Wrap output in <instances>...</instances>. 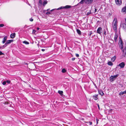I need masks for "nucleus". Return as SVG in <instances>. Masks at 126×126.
Instances as JSON below:
<instances>
[{
	"mask_svg": "<svg viewBox=\"0 0 126 126\" xmlns=\"http://www.w3.org/2000/svg\"><path fill=\"white\" fill-rule=\"evenodd\" d=\"M6 81V83L7 82V83L8 84L10 83L11 82V81L10 80H7Z\"/></svg>",
	"mask_w": 126,
	"mask_h": 126,
	"instance_id": "c85d7f7f",
	"label": "nucleus"
},
{
	"mask_svg": "<svg viewBox=\"0 0 126 126\" xmlns=\"http://www.w3.org/2000/svg\"><path fill=\"white\" fill-rule=\"evenodd\" d=\"M122 11L125 13H126V6L123 8L122 10Z\"/></svg>",
	"mask_w": 126,
	"mask_h": 126,
	"instance_id": "4468645a",
	"label": "nucleus"
},
{
	"mask_svg": "<svg viewBox=\"0 0 126 126\" xmlns=\"http://www.w3.org/2000/svg\"><path fill=\"white\" fill-rule=\"evenodd\" d=\"M96 105H97V106H98V108L99 109V110H100V107H99V105L98 104H97Z\"/></svg>",
	"mask_w": 126,
	"mask_h": 126,
	"instance_id": "ea45409f",
	"label": "nucleus"
},
{
	"mask_svg": "<svg viewBox=\"0 0 126 126\" xmlns=\"http://www.w3.org/2000/svg\"><path fill=\"white\" fill-rule=\"evenodd\" d=\"M23 43L26 45H28L29 44V43L26 41H24L23 42Z\"/></svg>",
	"mask_w": 126,
	"mask_h": 126,
	"instance_id": "4be33fe9",
	"label": "nucleus"
},
{
	"mask_svg": "<svg viewBox=\"0 0 126 126\" xmlns=\"http://www.w3.org/2000/svg\"><path fill=\"white\" fill-rule=\"evenodd\" d=\"M58 93L61 95L63 93V91H59L58 92Z\"/></svg>",
	"mask_w": 126,
	"mask_h": 126,
	"instance_id": "393cba45",
	"label": "nucleus"
},
{
	"mask_svg": "<svg viewBox=\"0 0 126 126\" xmlns=\"http://www.w3.org/2000/svg\"><path fill=\"white\" fill-rule=\"evenodd\" d=\"M2 48V47H0V49H1Z\"/></svg>",
	"mask_w": 126,
	"mask_h": 126,
	"instance_id": "8fccbe9b",
	"label": "nucleus"
},
{
	"mask_svg": "<svg viewBox=\"0 0 126 126\" xmlns=\"http://www.w3.org/2000/svg\"><path fill=\"white\" fill-rule=\"evenodd\" d=\"M121 87H123V85H122L121 86Z\"/></svg>",
	"mask_w": 126,
	"mask_h": 126,
	"instance_id": "5fc2aeb1",
	"label": "nucleus"
},
{
	"mask_svg": "<svg viewBox=\"0 0 126 126\" xmlns=\"http://www.w3.org/2000/svg\"><path fill=\"white\" fill-rule=\"evenodd\" d=\"M4 25L3 24H0V27H2L4 26Z\"/></svg>",
	"mask_w": 126,
	"mask_h": 126,
	"instance_id": "7c9ffc66",
	"label": "nucleus"
},
{
	"mask_svg": "<svg viewBox=\"0 0 126 126\" xmlns=\"http://www.w3.org/2000/svg\"><path fill=\"white\" fill-rule=\"evenodd\" d=\"M118 23L117 19L116 18H114L112 22V25H117Z\"/></svg>",
	"mask_w": 126,
	"mask_h": 126,
	"instance_id": "423d86ee",
	"label": "nucleus"
},
{
	"mask_svg": "<svg viewBox=\"0 0 126 126\" xmlns=\"http://www.w3.org/2000/svg\"><path fill=\"white\" fill-rule=\"evenodd\" d=\"M112 27L113 29L115 31H116L117 30V25H112Z\"/></svg>",
	"mask_w": 126,
	"mask_h": 126,
	"instance_id": "dca6fc26",
	"label": "nucleus"
},
{
	"mask_svg": "<svg viewBox=\"0 0 126 126\" xmlns=\"http://www.w3.org/2000/svg\"><path fill=\"white\" fill-rule=\"evenodd\" d=\"M30 20L31 21H33V19L32 18L30 19Z\"/></svg>",
	"mask_w": 126,
	"mask_h": 126,
	"instance_id": "79ce46f5",
	"label": "nucleus"
},
{
	"mask_svg": "<svg viewBox=\"0 0 126 126\" xmlns=\"http://www.w3.org/2000/svg\"><path fill=\"white\" fill-rule=\"evenodd\" d=\"M89 125H91L92 124V122H89Z\"/></svg>",
	"mask_w": 126,
	"mask_h": 126,
	"instance_id": "a19ab883",
	"label": "nucleus"
},
{
	"mask_svg": "<svg viewBox=\"0 0 126 126\" xmlns=\"http://www.w3.org/2000/svg\"><path fill=\"white\" fill-rule=\"evenodd\" d=\"M49 10V9H48L47 10V11H48Z\"/></svg>",
	"mask_w": 126,
	"mask_h": 126,
	"instance_id": "09e8293b",
	"label": "nucleus"
},
{
	"mask_svg": "<svg viewBox=\"0 0 126 126\" xmlns=\"http://www.w3.org/2000/svg\"><path fill=\"white\" fill-rule=\"evenodd\" d=\"M91 14V11H90L89 12L87 13L86 15H88L90 14Z\"/></svg>",
	"mask_w": 126,
	"mask_h": 126,
	"instance_id": "c9c22d12",
	"label": "nucleus"
},
{
	"mask_svg": "<svg viewBox=\"0 0 126 126\" xmlns=\"http://www.w3.org/2000/svg\"><path fill=\"white\" fill-rule=\"evenodd\" d=\"M116 59V57L115 56H114L112 58L111 60H112V61H114L115 60V59Z\"/></svg>",
	"mask_w": 126,
	"mask_h": 126,
	"instance_id": "a878e982",
	"label": "nucleus"
},
{
	"mask_svg": "<svg viewBox=\"0 0 126 126\" xmlns=\"http://www.w3.org/2000/svg\"><path fill=\"white\" fill-rule=\"evenodd\" d=\"M102 29L101 27H100L98 28L97 30V33L101 34L102 33Z\"/></svg>",
	"mask_w": 126,
	"mask_h": 126,
	"instance_id": "7ed1b4c3",
	"label": "nucleus"
},
{
	"mask_svg": "<svg viewBox=\"0 0 126 126\" xmlns=\"http://www.w3.org/2000/svg\"><path fill=\"white\" fill-rule=\"evenodd\" d=\"M39 3L40 4H42V2L41 0H39Z\"/></svg>",
	"mask_w": 126,
	"mask_h": 126,
	"instance_id": "473e14b6",
	"label": "nucleus"
},
{
	"mask_svg": "<svg viewBox=\"0 0 126 126\" xmlns=\"http://www.w3.org/2000/svg\"><path fill=\"white\" fill-rule=\"evenodd\" d=\"M116 4L118 5H120L122 3V2L121 0H115Z\"/></svg>",
	"mask_w": 126,
	"mask_h": 126,
	"instance_id": "1a4fd4ad",
	"label": "nucleus"
},
{
	"mask_svg": "<svg viewBox=\"0 0 126 126\" xmlns=\"http://www.w3.org/2000/svg\"><path fill=\"white\" fill-rule=\"evenodd\" d=\"M53 10L52 9L50 11H52V10Z\"/></svg>",
	"mask_w": 126,
	"mask_h": 126,
	"instance_id": "3c124183",
	"label": "nucleus"
},
{
	"mask_svg": "<svg viewBox=\"0 0 126 126\" xmlns=\"http://www.w3.org/2000/svg\"><path fill=\"white\" fill-rule=\"evenodd\" d=\"M7 46V45H6V44H5H5H4V45H3L1 47H2L5 48V47H6Z\"/></svg>",
	"mask_w": 126,
	"mask_h": 126,
	"instance_id": "bb28decb",
	"label": "nucleus"
},
{
	"mask_svg": "<svg viewBox=\"0 0 126 126\" xmlns=\"http://www.w3.org/2000/svg\"><path fill=\"white\" fill-rule=\"evenodd\" d=\"M75 59V58H73L72 59V60L73 61H74Z\"/></svg>",
	"mask_w": 126,
	"mask_h": 126,
	"instance_id": "37998d69",
	"label": "nucleus"
},
{
	"mask_svg": "<svg viewBox=\"0 0 126 126\" xmlns=\"http://www.w3.org/2000/svg\"><path fill=\"white\" fill-rule=\"evenodd\" d=\"M2 83L3 85H5L6 84V81H4Z\"/></svg>",
	"mask_w": 126,
	"mask_h": 126,
	"instance_id": "c756f323",
	"label": "nucleus"
},
{
	"mask_svg": "<svg viewBox=\"0 0 126 126\" xmlns=\"http://www.w3.org/2000/svg\"><path fill=\"white\" fill-rule=\"evenodd\" d=\"M120 40L119 41V47H121V49H122L123 48V42L122 40L120 38Z\"/></svg>",
	"mask_w": 126,
	"mask_h": 126,
	"instance_id": "f03ea898",
	"label": "nucleus"
},
{
	"mask_svg": "<svg viewBox=\"0 0 126 126\" xmlns=\"http://www.w3.org/2000/svg\"><path fill=\"white\" fill-rule=\"evenodd\" d=\"M97 9H96L95 8V13Z\"/></svg>",
	"mask_w": 126,
	"mask_h": 126,
	"instance_id": "49530a36",
	"label": "nucleus"
},
{
	"mask_svg": "<svg viewBox=\"0 0 126 126\" xmlns=\"http://www.w3.org/2000/svg\"><path fill=\"white\" fill-rule=\"evenodd\" d=\"M99 21H97V22H99Z\"/></svg>",
	"mask_w": 126,
	"mask_h": 126,
	"instance_id": "864d4df0",
	"label": "nucleus"
},
{
	"mask_svg": "<svg viewBox=\"0 0 126 126\" xmlns=\"http://www.w3.org/2000/svg\"><path fill=\"white\" fill-rule=\"evenodd\" d=\"M36 32V31L35 30H33L32 33H35V32Z\"/></svg>",
	"mask_w": 126,
	"mask_h": 126,
	"instance_id": "4c0bfd02",
	"label": "nucleus"
},
{
	"mask_svg": "<svg viewBox=\"0 0 126 126\" xmlns=\"http://www.w3.org/2000/svg\"><path fill=\"white\" fill-rule=\"evenodd\" d=\"M104 35L105 36L106 35V31L105 30H104Z\"/></svg>",
	"mask_w": 126,
	"mask_h": 126,
	"instance_id": "cd10ccee",
	"label": "nucleus"
},
{
	"mask_svg": "<svg viewBox=\"0 0 126 126\" xmlns=\"http://www.w3.org/2000/svg\"><path fill=\"white\" fill-rule=\"evenodd\" d=\"M99 94L102 96L104 94V93L103 92L102 90H100L98 91Z\"/></svg>",
	"mask_w": 126,
	"mask_h": 126,
	"instance_id": "a211bd4d",
	"label": "nucleus"
},
{
	"mask_svg": "<svg viewBox=\"0 0 126 126\" xmlns=\"http://www.w3.org/2000/svg\"><path fill=\"white\" fill-rule=\"evenodd\" d=\"M13 41L14 40L13 39L8 40L6 41V42L5 43L7 46L8 45L10 44L11 42H13Z\"/></svg>",
	"mask_w": 126,
	"mask_h": 126,
	"instance_id": "9d476101",
	"label": "nucleus"
},
{
	"mask_svg": "<svg viewBox=\"0 0 126 126\" xmlns=\"http://www.w3.org/2000/svg\"><path fill=\"white\" fill-rule=\"evenodd\" d=\"M119 75L118 74L113 76H111L110 78V80L111 81H113Z\"/></svg>",
	"mask_w": 126,
	"mask_h": 126,
	"instance_id": "f257e3e1",
	"label": "nucleus"
},
{
	"mask_svg": "<svg viewBox=\"0 0 126 126\" xmlns=\"http://www.w3.org/2000/svg\"><path fill=\"white\" fill-rule=\"evenodd\" d=\"M117 37H118L117 35L116 34H115V35L114 38V40L115 42H116L117 41Z\"/></svg>",
	"mask_w": 126,
	"mask_h": 126,
	"instance_id": "f3484780",
	"label": "nucleus"
},
{
	"mask_svg": "<svg viewBox=\"0 0 126 126\" xmlns=\"http://www.w3.org/2000/svg\"><path fill=\"white\" fill-rule=\"evenodd\" d=\"M108 64L109 65L112 66L113 65L112 63L111 62H109L108 63Z\"/></svg>",
	"mask_w": 126,
	"mask_h": 126,
	"instance_id": "5701e85b",
	"label": "nucleus"
},
{
	"mask_svg": "<svg viewBox=\"0 0 126 126\" xmlns=\"http://www.w3.org/2000/svg\"><path fill=\"white\" fill-rule=\"evenodd\" d=\"M47 1L46 0H45L43 2V6H45V5L47 4Z\"/></svg>",
	"mask_w": 126,
	"mask_h": 126,
	"instance_id": "6ab92c4d",
	"label": "nucleus"
},
{
	"mask_svg": "<svg viewBox=\"0 0 126 126\" xmlns=\"http://www.w3.org/2000/svg\"><path fill=\"white\" fill-rule=\"evenodd\" d=\"M92 34V31H90V33H89V36H91V35Z\"/></svg>",
	"mask_w": 126,
	"mask_h": 126,
	"instance_id": "2f4dec72",
	"label": "nucleus"
},
{
	"mask_svg": "<svg viewBox=\"0 0 126 126\" xmlns=\"http://www.w3.org/2000/svg\"><path fill=\"white\" fill-rule=\"evenodd\" d=\"M98 94H95L94 95L92 96V97L93 99L94 100H97L98 99Z\"/></svg>",
	"mask_w": 126,
	"mask_h": 126,
	"instance_id": "6e6552de",
	"label": "nucleus"
},
{
	"mask_svg": "<svg viewBox=\"0 0 126 126\" xmlns=\"http://www.w3.org/2000/svg\"><path fill=\"white\" fill-rule=\"evenodd\" d=\"M84 2L85 3V0H81V1L78 4H83Z\"/></svg>",
	"mask_w": 126,
	"mask_h": 126,
	"instance_id": "aec40b11",
	"label": "nucleus"
},
{
	"mask_svg": "<svg viewBox=\"0 0 126 126\" xmlns=\"http://www.w3.org/2000/svg\"><path fill=\"white\" fill-rule=\"evenodd\" d=\"M122 50L123 52V56L126 58V47H125L124 49Z\"/></svg>",
	"mask_w": 126,
	"mask_h": 126,
	"instance_id": "39448f33",
	"label": "nucleus"
},
{
	"mask_svg": "<svg viewBox=\"0 0 126 126\" xmlns=\"http://www.w3.org/2000/svg\"><path fill=\"white\" fill-rule=\"evenodd\" d=\"M76 56L77 57H79V55L77 54H76Z\"/></svg>",
	"mask_w": 126,
	"mask_h": 126,
	"instance_id": "58836bf2",
	"label": "nucleus"
},
{
	"mask_svg": "<svg viewBox=\"0 0 126 126\" xmlns=\"http://www.w3.org/2000/svg\"><path fill=\"white\" fill-rule=\"evenodd\" d=\"M125 63L124 62H122L120 63L118 66L120 67L121 68H123L125 66Z\"/></svg>",
	"mask_w": 126,
	"mask_h": 126,
	"instance_id": "0eeeda50",
	"label": "nucleus"
},
{
	"mask_svg": "<svg viewBox=\"0 0 126 126\" xmlns=\"http://www.w3.org/2000/svg\"><path fill=\"white\" fill-rule=\"evenodd\" d=\"M37 30H39V29H40V28H39V27H37Z\"/></svg>",
	"mask_w": 126,
	"mask_h": 126,
	"instance_id": "de8ad7c7",
	"label": "nucleus"
},
{
	"mask_svg": "<svg viewBox=\"0 0 126 126\" xmlns=\"http://www.w3.org/2000/svg\"><path fill=\"white\" fill-rule=\"evenodd\" d=\"M106 30H108V28H106Z\"/></svg>",
	"mask_w": 126,
	"mask_h": 126,
	"instance_id": "603ef678",
	"label": "nucleus"
},
{
	"mask_svg": "<svg viewBox=\"0 0 126 126\" xmlns=\"http://www.w3.org/2000/svg\"><path fill=\"white\" fill-rule=\"evenodd\" d=\"M77 33L79 34H81V32L80 31L79 29H77L76 30Z\"/></svg>",
	"mask_w": 126,
	"mask_h": 126,
	"instance_id": "412c9836",
	"label": "nucleus"
},
{
	"mask_svg": "<svg viewBox=\"0 0 126 126\" xmlns=\"http://www.w3.org/2000/svg\"><path fill=\"white\" fill-rule=\"evenodd\" d=\"M4 54L2 53L1 51H0V55H4Z\"/></svg>",
	"mask_w": 126,
	"mask_h": 126,
	"instance_id": "72a5a7b5",
	"label": "nucleus"
},
{
	"mask_svg": "<svg viewBox=\"0 0 126 126\" xmlns=\"http://www.w3.org/2000/svg\"><path fill=\"white\" fill-rule=\"evenodd\" d=\"M16 36V33H12L10 36V37L12 38H14Z\"/></svg>",
	"mask_w": 126,
	"mask_h": 126,
	"instance_id": "ddd939ff",
	"label": "nucleus"
},
{
	"mask_svg": "<svg viewBox=\"0 0 126 126\" xmlns=\"http://www.w3.org/2000/svg\"><path fill=\"white\" fill-rule=\"evenodd\" d=\"M96 124L97 125L98 123V121H99V120L97 119H96Z\"/></svg>",
	"mask_w": 126,
	"mask_h": 126,
	"instance_id": "e433bc0d",
	"label": "nucleus"
},
{
	"mask_svg": "<svg viewBox=\"0 0 126 126\" xmlns=\"http://www.w3.org/2000/svg\"><path fill=\"white\" fill-rule=\"evenodd\" d=\"M66 71V70L64 68L62 70V72L63 73H65Z\"/></svg>",
	"mask_w": 126,
	"mask_h": 126,
	"instance_id": "b1692460",
	"label": "nucleus"
},
{
	"mask_svg": "<svg viewBox=\"0 0 126 126\" xmlns=\"http://www.w3.org/2000/svg\"><path fill=\"white\" fill-rule=\"evenodd\" d=\"M126 94V90L125 91H123V92L122 91V92H121L119 94V95H123L124 94Z\"/></svg>",
	"mask_w": 126,
	"mask_h": 126,
	"instance_id": "2eb2a0df",
	"label": "nucleus"
},
{
	"mask_svg": "<svg viewBox=\"0 0 126 126\" xmlns=\"http://www.w3.org/2000/svg\"><path fill=\"white\" fill-rule=\"evenodd\" d=\"M7 37L6 36H5L4 38L3 39V41L2 43L3 44L7 40Z\"/></svg>",
	"mask_w": 126,
	"mask_h": 126,
	"instance_id": "f8f14e48",
	"label": "nucleus"
},
{
	"mask_svg": "<svg viewBox=\"0 0 126 126\" xmlns=\"http://www.w3.org/2000/svg\"><path fill=\"white\" fill-rule=\"evenodd\" d=\"M71 7V6L70 5H67L64 7H61L59 8H58L57 10H59L62 9L66 8L67 9L70 8Z\"/></svg>",
	"mask_w": 126,
	"mask_h": 126,
	"instance_id": "20e7f679",
	"label": "nucleus"
},
{
	"mask_svg": "<svg viewBox=\"0 0 126 126\" xmlns=\"http://www.w3.org/2000/svg\"><path fill=\"white\" fill-rule=\"evenodd\" d=\"M45 50L44 49H41V50L43 51H45Z\"/></svg>",
	"mask_w": 126,
	"mask_h": 126,
	"instance_id": "c03bdc74",
	"label": "nucleus"
},
{
	"mask_svg": "<svg viewBox=\"0 0 126 126\" xmlns=\"http://www.w3.org/2000/svg\"><path fill=\"white\" fill-rule=\"evenodd\" d=\"M51 14L49 12H48L46 13V14L47 15H48V14Z\"/></svg>",
	"mask_w": 126,
	"mask_h": 126,
	"instance_id": "f704fd0d",
	"label": "nucleus"
},
{
	"mask_svg": "<svg viewBox=\"0 0 126 126\" xmlns=\"http://www.w3.org/2000/svg\"><path fill=\"white\" fill-rule=\"evenodd\" d=\"M94 84V85L95 86V88H97V86H96V85L95 84Z\"/></svg>",
	"mask_w": 126,
	"mask_h": 126,
	"instance_id": "a18cd8bd",
	"label": "nucleus"
},
{
	"mask_svg": "<svg viewBox=\"0 0 126 126\" xmlns=\"http://www.w3.org/2000/svg\"><path fill=\"white\" fill-rule=\"evenodd\" d=\"M93 1V0H85V3L87 4L91 3Z\"/></svg>",
	"mask_w": 126,
	"mask_h": 126,
	"instance_id": "9b49d317",
	"label": "nucleus"
}]
</instances>
